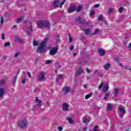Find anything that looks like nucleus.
<instances>
[{
	"label": "nucleus",
	"instance_id": "f257e3e1",
	"mask_svg": "<svg viewBox=\"0 0 131 131\" xmlns=\"http://www.w3.org/2000/svg\"><path fill=\"white\" fill-rule=\"evenodd\" d=\"M37 24L38 28H43V27H45L47 29H50V26H51V24L49 20H40Z\"/></svg>",
	"mask_w": 131,
	"mask_h": 131
},
{
	"label": "nucleus",
	"instance_id": "f03ea898",
	"mask_svg": "<svg viewBox=\"0 0 131 131\" xmlns=\"http://www.w3.org/2000/svg\"><path fill=\"white\" fill-rule=\"evenodd\" d=\"M45 48H46V45H45V43L41 42L40 46L38 47L36 50L37 53H39L40 54H41V53H45V52H46V49H45Z\"/></svg>",
	"mask_w": 131,
	"mask_h": 131
},
{
	"label": "nucleus",
	"instance_id": "7ed1b4c3",
	"mask_svg": "<svg viewBox=\"0 0 131 131\" xmlns=\"http://www.w3.org/2000/svg\"><path fill=\"white\" fill-rule=\"evenodd\" d=\"M27 126V122L26 120L24 119L18 123V127L21 129L25 128Z\"/></svg>",
	"mask_w": 131,
	"mask_h": 131
},
{
	"label": "nucleus",
	"instance_id": "20e7f679",
	"mask_svg": "<svg viewBox=\"0 0 131 131\" xmlns=\"http://www.w3.org/2000/svg\"><path fill=\"white\" fill-rule=\"evenodd\" d=\"M76 21H78L80 24H82L83 25H89L90 24V22H88L84 19H81L80 16L76 19Z\"/></svg>",
	"mask_w": 131,
	"mask_h": 131
},
{
	"label": "nucleus",
	"instance_id": "39448f33",
	"mask_svg": "<svg viewBox=\"0 0 131 131\" xmlns=\"http://www.w3.org/2000/svg\"><path fill=\"white\" fill-rule=\"evenodd\" d=\"M58 50H59V47L58 46H56L55 47L53 48L52 49H51L50 51V55H51V56H54V55H56Z\"/></svg>",
	"mask_w": 131,
	"mask_h": 131
},
{
	"label": "nucleus",
	"instance_id": "423d86ee",
	"mask_svg": "<svg viewBox=\"0 0 131 131\" xmlns=\"http://www.w3.org/2000/svg\"><path fill=\"white\" fill-rule=\"evenodd\" d=\"M98 54L100 55L101 57H104L105 54H106V52L101 48H98Z\"/></svg>",
	"mask_w": 131,
	"mask_h": 131
},
{
	"label": "nucleus",
	"instance_id": "0eeeda50",
	"mask_svg": "<svg viewBox=\"0 0 131 131\" xmlns=\"http://www.w3.org/2000/svg\"><path fill=\"white\" fill-rule=\"evenodd\" d=\"M46 75V74L45 73V72H41L40 73V75L38 76V81H42L45 79V76Z\"/></svg>",
	"mask_w": 131,
	"mask_h": 131
},
{
	"label": "nucleus",
	"instance_id": "6e6552de",
	"mask_svg": "<svg viewBox=\"0 0 131 131\" xmlns=\"http://www.w3.org/2000/svg\"><path fill=\"white\" fill-rule=\"evenodd\" d=\"M76 10V7L75 6H71L69 9H68V13H70L73 12H75Z\"/></svg>",
	"mask_w": 131,
	"mask_h": 131
},
{
	"label": "nucleus",
	"instance_id": "1a4fd4ad",
	"mask_svg": "<svg viewBox=\"0 0 131 131\" xmlns=\"http://www.w3.org/2000/svg\"><path fill=\"white\" fill-rule=\"evenodd\" d=\"M69 108V105L67 103H63L62 104V109L63 111H67Z\"/></svg>",
	"mask_w": 131,
	"mask_h": 131
},
{
	"label": "nucleus",
	"instance_id": "9d476101",
	"mask_svg": "<svg viewBox=\"0 0 131 131\" xmlns=\"http://www.w3.org/2000/svg\"><path fill=\"white\" fill-rule=\"evenodd\" d=\"M108 90L109 85H108V84H105L102 89V92H103L104 93H106V92H108Z\"/></svg>",
	"mask_w": 131,
	"mask_h": 131
},
{
	"label": "nucleus",
	"instance_id": "9b49d317",
	"mask_svg": "<svg viewBox=\"0 0 131 131\" xmlns=\"http://www.w3.org/2000/svg\"><path fill=\"white\" fill-rule=\"evenodd\" d=\"M59 4L60 2L59 0H55L53 3V7H54V8H58L59 7Z\"/></svg>",
	"mask_w": 131,
	"mask_h": 131
},
{
	"label": "nucleus",
	"instance_id": "f8f14e48",
	"mask_svg": "<svg viewBox=\"0 0 131 131\" xmlns=\"http://www.w3.org/2000/svg\"><path fill=\"white\" fill-rule=\"evenodd\" d=\"M15 41H17V42H19L20 43H22L24 42V40L20 38L19 37H15Z\"/></svg>",
	"mask_w": 131,
	"mask_h": 131
},
{
	"label": "nucleus",
	"instance_id": "ddd939ff",
	"mask_svg": "<svg viewBox=\"0 0 131 131\" xmlns=\"http://www.w3.org/2000/svg\"><path fill=\"white\" fill-rule=\"evenodd\" d=\"M83 71L82 70L81 67L79 68L78 70L76 72V75H80V74L82 73Z\"/></svg>",
	"mask_w": 131,
	"mask_h": 131
},
{
	"label": "nucleus",
	"instance_id": "4468645a",
	"mask_svg": "<svg viewBox=\"0 0 131 131\" xmlns=\"http://www.w3.org/2000/svg\"><path fill=\"white\" fill-rule=\"evenodd\" d=\"M32 31H33L32 26H30V27L27 29V35H30V33H31Z\"/></svg>",
	"mask_w": 131,
	"mask_h": 131
},
{
	"label": "nucleus",
	"instance_id": "2eb2a0df",
	"mask_svg": "<svg viewBox=\"0 0 131 131\" xmlns=\"http://www.w3.org/2000/svg\"><path fill=\"white\" fill-rule=\"evenodd\" d=\"M63 90H64V95H67V94L70 92V88L69 87H64Z\"/></svg>",
	"mask_w": 131,
	"mask_h": 131
},
{
	"label": "nucleus",
	"instance_id": "dca6fc26",
	"mask_svg": "<svg viewBox=\"0 0 131 131\" xmlns=\"http://www.w3.org/2000/svg\"><path fill=\"white\" fill-rule=\"evenodd\" d=\"M36 103H37L38 104V107H39V108H40V107H41V101L38 100V97H36Z\"/></svg>",
	"mask_w": 131,
	"mask_h": 131
},
{
	"label": "nucleus",
	"instance_id": "f3484780",
	"mask_svg": "<svg viewBox=\"0 0 131 131\" xmlns=\"http://www.w3.org/2000/svg\"><path fill=\"white\" fill-rule=\"evenodd\" d=\"M118 110L120 111V113H122V114H125L126 112H125V109L120 107V106H119L118 107Z\"/></svg>",
	"mask_w": 131,
	"mask_h": 131
},
{
	"label": "nucleus",
	"instance_id": "a211bd4d",
	"mask_svg": "<svg viewBox=\"0 0 131 131\" xmlns=\"http://www.w3.org/2000/svg\"><path fill=\"white\" fill-rule=\"evenodd\" d=\"M5 94V89L4 88H0V98H2Z\"/></svg>",
	"mask_w": 131,
	"mask_h": 131
},
{
	"label": "nucleus",
	"instance_id": "6ab92c4d",
	"mask_svg": "<svg viewBox=\"0 0 131 131\" xmlns=\"http://www.w3.org/2000/svg\"><path fill=\"white\" fill-rule=\"evenodd\" d=\"M111 67V64L110 63L105 64L104 66V68L105 70H108L109 68Z\"/></svg>",
	"mask_w": 131,
	"mask_h": 131
},
{
	"label": "nucleus",
	"instance_id": "aec40b11",
	"mask_svg": "<svg viewBox=\"0 0 131 131\" xmlns=\"http://www.w3.org/2000/svg\"><path fill=\"white\" fill-rule=\"evenodd\" d=\"M83 32H84L85 35H89V34H90V32H91V29H86L85 30H84Z\"/></svg>",
	"mask_w": 131,
	"mask_h": 131
},
{
	"label": "nucleus",
	"instance_id": "412c9836",
	"mask_svg": "<svg viewBox=\"0 0 131 131\" xmlns=\"http://www.w3.org/2000/svg\"><path fill=\"white\" fill-rule=\"evenodd\" d=\"M106 109L108 111H111L112 110V105L111 104H107Z\"/></svg>",
	"mask_w": 131,
	"mask_h": 131
},
{
	"label": "nucleus",
	"instance_id": "4be33fe9",
	"mask_svg": "<svg viewBox=\"0 0 131 131\" xmlns=\"http://www.w3.org/2000/svg\"><path fill=\"white\" fill-rule=\"evenodd\" d=\"M22 19H24V16H22L21 17L16 19V23H20L22 21Z\"/></svg>",
	"mask_w": 131,
	"mask_h": 131
},
{
	"label": "nucleus",
	"instance_id": "5701e85b",
	"mask_svg": "<svg viewBox=\"0 0 131 131\" xmlns=\"http://www.w3.org/2000/svg\"><path fill=\"white\" fill-rule=\"evenodd\" d=\"M82 121L83 123H89V122H90V120H89V119H87L86 118H83Z\"/></svg>",
	"mask_w": 131,
	"mask_h": 131
},
{
	"label": "nucleus",
	"instance_id": "b1692460",
	"mask_svg": "<svg viewBox=\"0 0 131 131\" xmlns=\"http://www.w3.org/2000/svg\"><path fill=\"white\" fill-rule=\"evenodd\" d=\"M92 95H93V93L91 92L89 94H88L85 96V99L86 100H88V99H89V98H91V97H92Z\"/></svg>",
	"mask_w": 131,
	"mask_h": 131
},
{
	"label": "nucleus",
	"instance_id": "393cba45",
	"mask_svg": "<svg viewBox=\"0 0 131 131\" xmlns=\"http://www.w3.org/2000/svg\"><path fill=\"white\" fill-rule=\"evenodd\" d=\"M82 9V6L81 5H79L76 9V12H79L81 11Z\"/></svg>",
	"mask_w": 131,
	"mask_h": 131
},
{
	"label": "nucleus",
	"instance_id": "a878e982",
	"mask_svg": "<svg viewBox=\"0 0 131 131\" xmlns=\"http://www.w3.org/2000/svg\"><path fill=\"white\" fill-rule=\"evenodd\" d=\"M68 121L71 124H72L73 123V120L71 118H68L67 119Z\"/></svg>",
	"mask_w": 131,
	"mask_h": 131
},
{
	"label": "nucleus",
	"instance_id": "bb28decb",
	"mask_svg": "<svg viewBox=\"0 0 131 131\" xmlns=\"http://www.w3.org/2000/svg\"><path fill=\"white\" fill-rule=\"evenodd\" d=\"M48 40H49V38L46 37L44 38L43 41L41 42L45 43V46H46V43Z\"/></svg>",
	"mask_w": 131,
	"mask_h": 131
},
{
	"label": "nucleus",
	"instance_id": "cd10ccee",
	"mask_svg": "<svg viewBox=\"0 0 131 131\" xmlns=\"http://www.w3.org/2000/svg\"><path fill=\"white\" fill-rule=\"evenodd\" d=\"M104 85V82H102L101 84L98 86L99 90H101L103 86Z\"/></svg>",
	"mask_w": 131,
	"mask_h": 131
},
{
	"label": "nucleus",
	"instance_id": "c85d7f7f",
	"mask_svg": "<svg viewBox=\"0 0 131 131\" xmlns=\"http://www.w3.org/2000/svg\"><path fill=\"white\" fill-rule=\"evenodd\" d=\"M10 46L11 43H10V42H7L4 45V48H7V47H10Z\"/></svg>",
	"mask_w": 131,
	"mask_h": 131
},
{
	"label": "nucleus",
	"instance_id": "c756f323",
	"mask_svg": "<svg viewBox=\"0 0 131 131\" xmlns=\"http://www.w3.org/2000/svg\"><path fill=\"white\" fill-rule=\"evenodd\" d=\"M124 8L123 7H121L119 8V13H122Z\"/></svg>",
	"mask_w": 131,
	"mask_h": 131
},
{
	"label": "nucleus",
	"instance_id": "7c9ffc66",
	"mask_svg": "<svg viewBox=\"0 0 131 131\" xmlns=\"http://www.w3.org/2000/svg\"><path fill=\"white\" fill-rule=\"evenodd\" d=\"M33 45L34 46V47H36V46H38V42L36 41V40H34L33 42Z\"/></svg>",
	"mask_w": 131,
	"mask_h": 131
},
{
	"label": "nucleus",
	"instance_id": "2f4dec72",
	"mask_svg": "<svg viewBox=\"0 0 131 131\" xmlns=\"http://www.w3.org/2000/svg\"><path fill=\"white\" fill-rule=\"evenodd\" d=\"M68 36H69V42H72V40H73V39H72V37H71V36L70 35V34H69Z\"/></svg>",
	"mask_w": 131,
	"mask_h": 131
},
{
	"label": "nucleus",
	"instance_id": "473e14b6",
	"mask_svg": "<svg viewBox=\"0 0 131 131\" xmlns=\"http://www.w3.org/2000/svg\"><path fill=\"white\" fill-rule=\"evenodd\" d=\"M94 14H95V12H94V11L91 10L89 13V16L90 17H92Z\"/></svg>",
	"mask_w": 131,
	"mask_h": 131
},
{
	"label": "nucleus",
	"instance_id": "72a5a7b5",
	"mask_svg": "<svg viewBox=\"0 0 131 131\" xmlns=\"http://www.w3.org/2000/svg\"><path fill=\"white\" fill-rule=\"evenodd\" d=\"M109 95H110L109 93H106L105 94V97H104V100H107V99H108V98H109Z\"/></svg>",
	"mask_w": 131,
	"mask_h": 131
},
{
	"label": "nucleus",
	"instance_id": "f704fd0d",
	"mask_svg": "<svg viewBox=\"0 0 131 131\" xmlns=\"http://www.w3.org/2000/svg\"><path fill=\"white\" fill-rule=\"evenodd\" d=\"M99 32H100V30L96 29V30H95L94 32L93 33V35H95V34H97V33H99Z\"/></svg>",
	"mask_w": 131,
	"mask_h": 131
},
{
	"label": "nucleus",
	"instance_id": "c9c22d12",
	"mask_svg": "<svg viewBox=\"0 0 131 131\" xmlns=\"http://www.w3.org/2000/svg\"><path fill=\"white\" fill-rule=\"evenodd\" d=\"M102 20H103V15H100L98 16V20L99 21H102Z\"/></svg>",
	"mask_w": 131,
	"mask_h": 131
},
{
	"label": "nucleus",
	"instance_id": "e433bc0d",
	"mask_svg": "<svg viewBox=\"0 0 131 131\" xmlns=\"http://www.w3.org/2000/svg\"><path fill=\"white\" fill-rule=\"evenodd\" d=\"M118 92H119L118 88L115 89V94H116V95H117V94H118Z\"/></svg>",
	"mask_w": 131,
	"mask_h": 131
},
{
	"label": "nucleus",
	"instance_id": "4c0bfd02",
	"mask_svg": "<svg viewBox=\"0 0 131 131\" xmlns=\"http://www.w3.org/2000/svg\"><path fill=\"white\" fill-rule=\"evenodd\" d=\"M1 25H3V24H4V17H1Z\"/></svg>",
	"mask_w": 131,
	"mask_h": 131
},
{
	"label": "nucleus",
	"instance_id": "58836bf2",
	"mask_svg": "<svg viewBox=\"0 0 131 131\" xmlns=\"http://www.w3.org/2000/svg\"><path fill=\"white\" fill-rule=\"evenodd\" d=\"M51 63H52V61L50 60H46V64H51Z\"/></svg>",
	"mask_w": 131,
	"mask_h": 131
},
{
	"label": "nucleus",
	"instance_id": "ea45409f",
	"mask_svg": "<svg viewBox=\"0 0 131 131\" xmlns=\"http://www.w3.org/2000/svg\"><path fill=\"white\" fill-rule=\"evenodd\" d=\"M113 12V10H112V8H110L108 11V14H111Z\"/></svg>",
	"mask_w": 131,
	"mask_h": 131
},
{
	"label": "nucleus",
	"instance_id": "a19ab883",
	"mask_svg": "<svg viewBox=\"0 0 131 131\" xmlns=\"http://www.w3.org/2000/svg\"><path fill=\"white\" fill-rule=\"evenodd\" d=\"M13 80V83H16V80H17V76L14 77Z\"/></svg>",
	"mask_w": 131,
	"mask_h": 131
},
{
	"label": "nucleus",
	"instance_id": "79ce46f5",
	"mask_svg": "<svg viewBox=\"0 0 131 131\" xmlns=\"http://www.w3.org/2000/svg\"><path fill=\"white\" fill-rule=\"evenodd\" d=\"M25 82H26V79H23L21 81V83H22L23 84H24Z\"/></svg>",
	"mask_w": 131,
	"mask_h": 131
},
{
	"label": "nucleus",
	"instance_id": "37998d69",
	"mask_svg": "<svg viewBox=\"0 0 131 131\" xmlns=\"http://www.w3.org/2000/svg\"><path fill=\"white\" fill-rule=\"evenodd\" d=\"M20 55V53L17 52L15 55H14V58H17V56H19Z\"/></svg>",
	"mask_w": 131,
	"mask_h": 131
},
{
	"label": "nucleus",
	"instance_id": "c03bdc74",
	"mask_svg": "<svg viewBox=\"0 0 131 131\" xmlns=\"http://www.w3.org/2000/svg\"><path fill=\"white\" fill-rule=\"evenodd\" d=\"M2 39H3V40L5 39V34L4 33L2 34Z\"/></svg>",
	"mask_w": 131,
	"mask_h": 131
},
{
	"label": "nucleus",
	"instance_id": "a18cd8bd",
	"mask_svg": "<svg viewBox=\"0 0 131 131\" xmlns=\"http://www.w3.org/2000/svg\"><path fill=\"white\" fill-rule=\"evenodd\" d=\"M114 61H115L116 62H118V61H119V58H118V57H115V58H114Z\"/></svg>",
	"mask_w": 131,
	"mask_h": 131
},
{
	"label": "nucleus",
	"instance_id": "49530a36",
	"mask_svg": "<svg viewBox=\"0 0 131 131\" xmlns=\"http://www.w3.org/2000/svg\"><path fill=\"white\" fill-rule=\"evenodd\" d=\"M124 114H120L119 115V116H120V118H122L123 117V116H124Z\"/></svg>",
	"mask_w": 131,
	"mask_h": 131
},
{
	"label": "nucleus",
	"instance_id": "de8ad7c7",
	"mask_svg": "<svg viewBox=\"0 0 131 131\" xmlns=\"http://www.w3.org/2000/svg\"><path fill=\"white\" fill-rule=\"evenodd\" d=\"M70 51H73V50H74V46H71V48H70Z\"/></svg>",
	"mask_w": 131,
	"mask_h": 131
},
{
	"label": "nucleus",
	"instance_id": "09e8293b",
	"mask_svg": "<svg viewBox=\"0 0 131 131\" xmlns=\"http://www.w3.org/2000/svg\"><path fill=\"white\" fill-rule=\"evenodd\" d=\"M66 2V0H63L62 2L60 3L61 5H63Z\"/></svg>",
	"mask_w": 131,
	"mask_h": 131
},
{
	"label": "nucleus",
	"instance_id": "8fccbe9b",
	"mask_svg": "<svg viewBox=\"0 0 131 131\" xmlns=\"http://www.w3.org/2000/svg\"><path fill=\"white\" fill-rule=\"evenodd\" d=\"M100 7V4H96L94 6V8H99Z\"/></svg>",
	"mask_w": 131,
	"mask_h": 131
},
{
	"label": "nucleus",
	"instance_id": "3c124183",
	"mask_svg": "<svg viewBox=\"0 0 131 131\" xmlns=\"http://www.w3.org/2000/svg\"><path fill=\"white\" fill-rule=\"evenodd\" d=\"M27 75H28L29 77H30V78H31V74H30V73L28 72Z\"/></svg>",
	"mask_w": 131,
	"mask_h": 131
},
{
	"label": "nucleus",
	"instance_id": "603ef678",
	"mask_svg": "<svg viewBox=\"0 0 131 131\" xmlns=\"http://www.w3.org/2000/svg\"><path fill=\"white\" fill-rule=\"evenodd\" d=\"M86 71L88 73H90L91 72V71H90V69L88 68L86 69Z\"/></svg>",
	"mask_w": 131,
	"mask_h": 131
},
{
	"label": "nucleus",
	"instance_id": "864d4df0",
	"mask_svg": "<svg viewBox=\"0 0 131 131\" xmlns=\"http://www.w3.org/2000/svg\"><path fill=\"white\" fill-rule=\"evenodd\" d=\"M63 129V128L62 127H58V130L59 131H61Z\"/></svg>",
	"mask_w": 131,
	"mask_h": 131
},
{
	"label": "nucleus",
	"instance_id": "5fc2aeb1",
	"mask_svg": "<svg viewBox=\"0 0 131 131\" xmlns=\"http://www.w3.org/2000/svg\"><path fill=\"white\" fill-rule=\"evenodd\" d=\"M58 77H60L61 79L63 78V75H59L58 76Z\"/></svg>",
	"mask_w": 131,
	"mask_h": 131
},
{
	"label": "nucleus",
	"instance_id": "6e6d98bb",
	"mask_svg": "<svg viewBox=\"0 0 131 131\" xmlns=\"http://www.w3.org/2000/svg\"><path fill=\"white\" fill-rule=\"evenodd\" d=\"M130 48H131V42L128 46V49H130Z\"/></svg>",
	"mask_w": 131,
	"mask_h": 131
},
{
	"label": "nucleus",
	"instance_id": "4d7b16f0",
	"mask_svg": "<svg viewBox=\"0 0 131 131\" xmlns=\"http://www.w3.org/2000/svg\"><path fill=\"white\" fill-rule=\"evenodd\" d=\"M3 58L4 59V60H6V59H7V56H4L3 57Z\"/></svg>",
	"mask_w": 131,
	"mask_h": 131
},
{
	"label": "nucleus",
	"instance_id": "13d9d810",
	"mask_svg": "<svg viewBox=\"0 0 131 131\" xmlns=\"http://www.w3.org/2000/svg\"><path fill=\"white\" fill-rule=\"evenodd\" d=\"M2 84H4L5 83V80H3L1 82Z\"/></svg>",
	"mask_w": 131,
	"mask_h": 131
},
{
	"label": "nucleus",
	"instance_id": "bf43d9fd",
	"mask_svg": "<svg viewBox=\"0 0 131 131\" xmlns=\"http://www.w3.org/2000/svg\"><path fill=\"white\" fill-rule=\"evenodd\" d=\"M86 129H87L86 127L83 128V131H86Z\"/></svg>",
	"mask_w": 131,
	"mask_h": 131
},
{
	"label": "nucleus",
	"instance_id": "052dcab7",
	"mask_svg": "<svg viewBox=\"0 0 131 131\" xmlns=\"http://www.w3.org/2000/svg\"><path fill=\"white\" fill-rule=\"evenodd\" d=\"M16 27H17V25H14V26L12 27V29L16 28Z\"/></svg>",
	"mask_w": 131,
	"mask_h": 131
},
{
	"label": "nucleus",
	"instance_id": "680f3d73",
	"mask_svg": "<svg viewBox=\"0 0 131 131\" xmlns=\"http://www.w3.org/2000/svg\"><path fill=\"white\" fill-rule=\"evenodd\" d=\"M56 82H59V78L56 79Z\"/></svg>",
	"mask_w": 131,
	"mask_h": 131
},
{
	"label": "nucleus",
	"instance_id": "e2e57ef3",
	"mask_svg": "<svg viewBox=\"0 0 131 131\" xmlns=\"http://www.w3.org/2000/svg\"><path fill=\"white\" fill-rule=\"evenodd\" d=\"M73 56H74V57H75L76 56V53H73Z\"/></svg>",
	"mask_w": 131,
	"mask_h": 131
},
{
	"label": "nucleus",
	"instance_id": "0e129e2a",
	"mask_svg": "<svg viewBox=\"0 0 131 131\" xmlns=\"http://www.w3.org/2000/svg\"><path fill=\"white\" fill-rule=\"evenodd\" d=\"M17 72V74H19V72H20V70H18Z\"/></svg>",
	"mask_w": 131,
	"mask_h": 131
},
{
	"label": "nucleus",
	"instance_id": "69168bd1",
	"mask_svg": "<svg viewBox=\"0 0 131 131\" xmlns=\"http://www.w3.org/2000/svg\"><path fill=\"white\" fill-rule=\"evenodd\" d=\"M120 66L121 67H123V66L122 64H121V63H120Z\"/></svg>",
	"mask_w": 131,
	"mask_h": 131
},
{
	"label": "nucleus",
	"instance_id": "338daca9",
	"mask_svg": "<svg viewBox=\"0 0 131 131\" xmlns=\"http://www.w3.org/2000/svg\"><path fill=\"white\" fill-rule=\"evenodd\" d=\"M83 88H84V89H86V85H83Z\"/></svg>",
	"mask_w": 131,
	"mask_h": 131
},
{
	"label": "nucleus",
	"instance_id": "774afa93",
	"mask_svg": "<svg viewBox=\"0 0 131 131\" xmlns=\"http://www.w3.org/2000/svg\"><path fill=\"white\" fill-rule=\"evenodd\" d=\"M62 5H61V4H60V6H59V7H60V9H62Z\"/></svg>",
	"mask_w": 131,
	"mask_h": 131
}]
</instances>
